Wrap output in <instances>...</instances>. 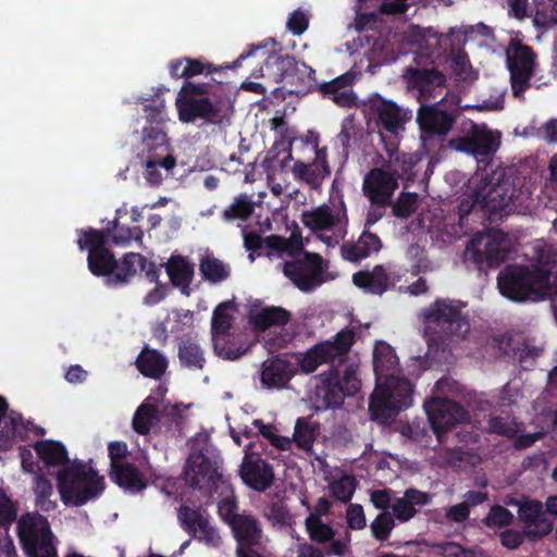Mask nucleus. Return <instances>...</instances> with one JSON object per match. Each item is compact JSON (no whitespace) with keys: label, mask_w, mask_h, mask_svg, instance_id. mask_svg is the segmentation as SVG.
<instances>
[{"label":"nucleus","mask_w":557,"mask_h":557,"mask_svg":"<svg viewBox=\"0 0 557 557\" xmlns=\"http://www.w3.org/2000/svg\"><path fill=\"white\" fill-rule=\"evenodd\" d=\"M265 45H251L232 64L216 66L201 58L193 59L185 57L186 64L182 69V75H186L176 100L175 106L178 119L183 123H194L202 120L206 124L221 125L230 122L234 108L228 96L225 95L226 85L221 79L211 77L208 82L195 83L189 78L200 74L220 73L226 69H236L242 62L257 52L265 54Z\"/></svg>","instance_id":"f257e3e1"},{"label":"nucleus","mask_w":557,"mask_h":557,"mask_svg":"<svg viewBox=\"0 0 557 557\" xmlns=\"http://www.w3.org/2000/svg\"><path fill=\"white\" fill-rule=\"evenodd\" d=\"M528 198L529 190L520 180L512 178L504 169L494 171L473 191V203L479 205L491 222L522 206Z\"/></svg>","instance_id":"f03ea898"},{"label":"nucleus","mask_w":557,"mask_h":557,"mask_svg":"<svg viewBox=\"0 0 557 557\" xmlns=\"http://www.w3.org/2000/svg\"><path fill=\"white\" fill-rule=\"evenodd\" d=\"M553 271L546 265L508 264L497 275L499 293L515 302L540 300L552 294Z\"/></svg>","instance_id":"7ed1b4c3"},{"label":"nucleus","mask_w":557,"mask_h":557,"mask_svg":"<svg viewBox=\"0 0 557 557\" xmlns=\"http://www.w3.org/2000/svg\"><path fill=\"white\" fill-rule=\"evenodd\" d=\"M55 478L60 499L67 507H82L97 500L106 490L104 476L84 461L63 467Z\"/></svg>","instance_id":"20e7f679"},{"label":"nucleus","mask_w":557,"mask_h":557,"mask_svg":"<svg viewBox=\"0 0 557 557\" xmlns=\"http://www.w3.org/2000/svg\"><path fill=\"white\" fill-rule=\"evenodd\" d=\"M363 113L368 127L377 131L386 153L394 154L398 150L405 125L411 119V112L375 94L364 103Z\"/></svg>","instance_id":"39448f33"},{"label":"nucleus","mask_w":557,"mask_h":557,"mask_svg":"<svg viewBox=\"0 0 557 557\" xmlns=\"http://www.w3.org/2000/svg\"><path fill=\"white\" fill-rule=\"evenodd\" d=\"M465 305L461 301L438 298L424 311V322L428 330L433 331L434 341L441 345L459 341L470 331L468 318L462 312Z\"/></svg>","instance_id":"423d86ee"},{"label":"nucleus","mask_w":557,"mask_h":557,"mask_svg":"<svg viewBox=\"0 0 557 557\" xmlns=\"http://www.w3.org/2000/svg\"><path fill=\"white\" fill-rule=\"evenodd\" d=\"M318 379L320 383L315 385L314 395L319 408H338L346 397L356 395L361 387V382L351 364L331 366Z\"/></svg>","instance_id":"0eeeda50"},{"label":"nucleus","mask_w":557,"mask_h":557,"mask_svg":"<svg viewBox=\"0 0 557 557\" xmlns=\"http://www.w3.org/2000/svg\"><path fill=\"white\" fill-rule=\"evenodd\" d=\"M16 530L27 557H57L58 540L46 517L39 512H27L17 520Z\"/></svg>","instance_id":"6e6552de"},{"label":"nucleus","mask_w":557,"mask_h":557,"mask_svg":"<svg viewBox=\"0 0 557 557\" xmlns=\"http://www.w3.org/2000/svg\"><path fill=\"white\" fill-rule=\"evenodd\" d=\"M412 385L408 379L387 375L384 386L375 392L369 404L373 420L385 422L412 404Z\"/></svg>","instance_id":"1a4fd4ad"},{"label":"nucleus","mask_w":557,"mask_h":557,"mask_svg":"<svg viewBox=\"0 0 557 557\" xmlns=\"http://www.w3.org/2000/svg\"><path fill=\"white\" fill-rule=\"evenodd\" d=\"M253 75L264 78L269 85L282 83V86L272 88V94L274 98L285 100L287 95L298 92L294 86L301 73L295 57L274 52L267 55L263 65Z\"/></svg>","instance_id":"9d476101"},{"label":"nucleus","mask_w":557,"mask_h":557,"mask_svg":"<svg viewBox=\"0 0 557 557\" xmlns=\"http://www.w3.org/2000/svg\"><path fill=\"white\" fill-rule=\"evenodd\" d=\"M509 248L508 235L499 228H492L485 235L471 239L465 255L479 271H486L503 263L508 257Z\"/></svg>","instance_id":"9b49d317"},{"label":"nucleus","mask_w":557,"mask_h":557,"mask_svg":"<svg viewBox=\"0 0 557 557\" xmlns=\"http://www.w3.org/2000/svg\"><path fill=\"white\" fill-rule=\"evenodd\" d=\"M76 244L81 251L88 250V270L95 276L112 275L117 265L114 253L107 247L108 236L106 232L92 227L77 231Z\"/></svg>","instance_id":"f8f14e48"},{"label":"nucleus","mask_w":557,"mask_h":557,"mask_svg":"<svg viewBox=\"0 0 557 557\" xmlns=\"http://www.w3.org/2000/svg\"><path fill=\"white\" fill-rule=\"evenodd\" d=\"M354 343V330H342L335 335L334 341L321 342L308 349L298 359V366L304 373H312L319 366L346 355Z\"/></svg>","instance_id":"ddd939ff"},{"label":"nucleus","mask_w":557,"mask_h":557,"mask_svg":"<svg viewBox=\"0 0 557 557\" xmlns=\"http://www.w3.org/2000/svg\"><path fill=\"white\" fill-rule=\"evenodd\" d=\"M536 55L531 47L516 44L507 50V66L510 73L512 95L524 99V92L531 87V78L535 72Z\"/></svg>","instance_id":"4468645a"},{"label":"nucleus","mask_w":557,"mask_h":557,"mask_svg":"<svg viewBox=\"0 0 557 557\" xmlns=\"http://www.w3.org/2000/svg\"><path fill=\"white\" fill-rule=\"evenodd\" d=\"M457 114L441 109L437 104H422L417 112L420 137L424 145L432 141L443 144L456 123Z\"/></svg>","instance_id":"2eb2a0df"},{"label":"nucleus","mask_w":557,"mask_h":557,"mask_svg":"<svg viewBox=\"0 0 557 557\" xmlns=\"http://www.w3.org/2000/svg\"><path fill=\"white\" fill-rule=\"evenodd\" d=\"M322 262L319 253L305 251L300 258L284 262L283 273L297 288L308 293L323 283Z\"/></svg>","instance_id":"dca6fc26"},{"label":"nucleus","mask_w":557,"mask_h":557,"mask_svg":"<svg viewBox=\"0 0 557 557\" xmlns=\"http://www.w3.org/2000/svg\"><path fill=\"white\" fill-rule=\"evenodd\" d=\"M424 410L437 438L469 418L468 411L457 401L447 398H432L424 403Z\"/></svg>","instance_id":"f3484780"},{"label":"nucleus","mask_w":557,"mask_h":557,"mask_svg":"<svg viewBox=\"0 0 557 557\" xmlns=\"http://www.w3.org/2000/svg\"><path fill=\"white\" fill-rule=\"evenodd\" d=\"M465 132L463 136L449 139L447 147L459 152L483 158L496 152L499 140L486 125L470 122L469 128H466Z\"/></svg>","instance_id":"a211bd4d"},{"label":"nucleus","mask_w":557,"mask_h":557,"mask_svg":"<svg viewBox=\"0 0 557 557\" xmlns=\"http://www.w3.org/2000/svg\"><path fill=\"white\" fill-rule=\"evenodd\" d=\"M177 518L181 527L196 541L214 548L222 545L219 531L210 523L209 516L201 508L181 505L177 508Z\"/></svg>","instance_id":"6ab92c4d"},{"label":"nucleus","mask_w":557,"mask_h":557,"mask_svg":"<svg viewBox=\"0 0 557 557\" xmlns=\"http://www.w3.org/2000/svg\"><path fill=\"white\" fill-rule=\"evenodd\" d=\"M398 188V177L385 163L371 169L363 178L362 190L373 206L386 208Z\"/></svg>","instance_id":"aec40b11"},{"label":"nucleus","mask_w":557,"mask_h":557,"mask_svg":"<svg viewBox=\"0 0 557 557\" xmlns=\"http://www.w3.org/2000/svg\"><path fill=\"white\" fill-rule=\"evenodd\" d=\"M184 478L193 488L208 490L210 494L218 490L221 484L228 488L223 475L213 466L211 460L203 454L190 456L184 469Z\"/></svg>","instance_id":"412c9836"},{"label":"nucleus","mask_w":557,"mask_h":557,"mask_svg":"<svg viewBox=\"0 0 557 557\" xmlns=\"http://www.w3.org/2000/svg\"><path fill=\"white\" fill-rule=\"evenodd\" d=\"M239 475L248 487L259 493L270 488L275 479L272 465L259 454L250 451V445L245 449Z\"/></svg>","instance_id":"4be33fe9"},{"label":"nucleus","mask_w":557,"mask_h":557,"mask_svg":"<svg viewBox=\"0 0 557 557\" xmlns=\"http://www.w3.org/2000/svg\"><path fill=\"white\" fill-rule=\"evenodd\" d=\"M409 88L419 92V99L430 101L446 86V75L437 69L408 67L405 73Z\"/></svg>","instance_id":"5701e85b"},{"label":"nucleus","mask_w":557,"mask_h":557,"mask_svg":"<svg viewBox=\"0 0 557 557\" xmlns=\"http://www.w3.org/2000/svg\"><path fill=\"white\" fill-rule=\"evenodd\" d=\"M401 275L391 264H376L371 271L361 270L352 275V283L366 293L381 296L393 288Z\"/></svg>","instance_id":"b1692460"},{"label":"nucleus","mask_w":557,"mask_h":557,"mask_svg":"<svg viewBox=\"0 0 557 557\" xmlns=\"http://www.w3.org/2000/svg\"><path fill=\"white\" fill-rule=\"evenodd\" d=\"M519 519L524 523L525 535L531 541H539L548 535L554 529V522L544 510L543 504L536 499H529L520 504Z\"/></svg>","instance_id":"393cba45"},{"label":"nucleus","mask_w":557,"mask_h":557,"mask_svg":"<svg viewBox=\"0 0 557 557\" xmlns=\"http://www.w3.org/2000/svg\"><path fill=\"white\" fill-rule=\"evenodd\" d=\"M296 374L292 362L281 357L269 358L261 364L260 382L264 388L282 389L287 387Z\"/></svg>","instance_id":"a878e982"},{"label":"nucleus","mask_w":557,"mask_h":557,"mask_svg":"<svg viewBox=\"0 0 557 557\" xmlns=\"http://www.w3.org/2000/svg\"><path fill=\"white\" fill-rule=\"evenodd\" d=\"M293 173L296 178L310 185L318 187L323 180L331 174V168L327 162V148H319L315 146V158L312 162L295 161Z\"/></svg>","instance_id":"bb28decb"},{"label":"nucleus","mask_w":557,"mask_h":557,"mask_svg":"<svg viewBox=\"0 0 557 557\" xmlns=\"http://www.w3.org/2000/svg\"><path fill=\"white\" fill-rule=\"evenodd\" d=\"M230 528L237 542L236 549L261 547L263 531L256 517L251 515L236 517Z\"/></svg>","instance_id":"cd10ccee"},{"label":"nucleus","mask_w":557,"mask_h":557,"mask_svg":"<svg viewBox=\"0 0 557 557\" xmlns=\"http://www.w3.org/2000/svg\"><path fill=\"white\" fill-rule=\"evenodd\" d=\"M164 267L170 282L177 287L185 296L190 295V284L195 275V264L182 255H172L169 260L161 264Z\"/></svg>","instance_id":"c85d7f7f"},{"label":"nucleus","mask_w":557,"mask_h":557,"mask_svg":"<svg viewBox=\"0 0 557 557\" xmlns=\"http://www.w3.org/2000/svg\"><path fill=\"white\" fill-rule=\"evenodd\" d=\"M381 238L366 228L357 242H346L341 247L342 257L350 262H359L379 252L382 248Z\"/></svg>","instance_id":"c756f323"},{"label":"nucleus","mask_w":557,"mask_h":557,"mask_svg":"<svg viewBox=\"0 0 557 557\" xmlns=\"http://www.w3.org/2000/svg\"><path fill=\"white\" fill-rule=\"evenodd\" d=\"M351 84L350 75L343 74L330 82L319 84L317 90L322 97L333 100L338 107L351 108L356 103L355 94L351 89H348Z\"/></svg>","instance_id":"7c9ffc66"},{"label":"nucleus","mask_w":557,"mask_h":557,"mask_svg":"<svg viewBox=\"0 0 557 557\" xmlns=\"http://www.w3.org/2000/svg\"><path fill=\"white\" fill-rule=\"evenodd\" d=\"M292 319L289 311L282 307H264L259 310L250 309L248 323L256 332H264L272 326H285Z\"/></svg>","instance_id":"2f4dec72"},{"label":"nucleus","mask_w":557,"mask_h":557,"mask_svg":"<svg viewBox=\"0 0 557 557\" xmlns=\"http://www.w3.org/2000/svg\"><path fill=\"white\" fill-rule=\"evenodd\" d=\"M135 366L145 377L160 380L168 370L169 361L162 352L145 345L136 358Z\"/></svg>","instance_id":"473e14b6"},{"label":"nucleus","mask_w":557,"mask_h":557,"mask_svg":"<svg viewBox=\"0 0 557 557\" xmlns=\"http://www.w3.org/2000/svg\"><path fill=\"white\" fill-rule=\"evenodd\" d=\"M389 160L385 165L392 170L398 177V181H404V188L408 187L409 183L414 182L417 176V166L422 160V156L419 152H403L398 153V150L388 156Z\"/></svg>","instance_id":"72a5a7b5"},{"label":"nucleus","mask_w":557,"mask_h":557,"mask_svg":"<svg viewBox=\"0 0 557 557\" xmlns=\"http://www.w3.org/2000/svg\"><path fill=\"white\" fill-rule=\"evenodd\" d=\"M30 488L34 494V505L37 511L51 512L58 507L52 482L44 471H37L32 478Z\"/></svg>","instance_id":"f704fd0d"},{"label":"nucleus","mask_w":557,"mask_h":557,"mask_svg":"<svg viewBox=\"0 0 557 557\" xmlns=\"http://www.w3.org/2000/svg\"><path fill=\"white\" fill-rule=\"evenodd\" d=\"M34 450L38 459L49 469L53 467H67L69 453L64 444L53 440H41L34 444Z\"/></svg>","instance_id":"c9c22d12"},{"label":"nucleus","mask_w":557,"mask_h":557,"mask_svg":"<svg viewBox=\"0 0 557 557\" xmlns=\"http://www.w3.org/2000/svg\"><path fill=\"white\" fill-rule=\"evenodd\" d=\"M109 475L111 481L131 493H138L147 486L138 468L129 462L113 465Z\"/></svg>","instance_id":"e433bc0d"},{"label":"nucleus","mask_w":557,"mask_h":557,"mask_svg":"<svg viewBox=\"0 0 557 557\" xmlns=\"http://www.w3.org/2000/svg\"><path fill=\"white\" fill-rule=\"evenodd\" d=\"M143 157L164 158L170 153L169 138L165 127H143Z\"/></svg>","instance_id":"4c0bfd02"},{"label":"nucleus","mask_w":557,"mask_h":557,"mask_svg":"<svg viewBox=\"0 0 557 557\" xmlns=\"http://www.w3.org/2000/svg\"><path fill=\"white\" fill-rule=\"evenodd\" d=\"M177 357L180 366L190 371H202L207 363L205 350L193 338L182 339L178 343Z\"/></svg>","instance_id":"58836bf2"},{"label":"nucleus","mask_w":557,"mask_h":557,"mask_svg":"<svg viewBox=\"0 0 557 557\" xmlns=\"http://www.w3.org/2000/svg\"><path fill=\"white\" fill-rule=\"evenodd\" d=\"M145 262V257L137 252H127L117 261L115 271L106 280L108 286L117 287L127 284L136 274V267Z\"/></svg>","instance_id":"ea45409f"},{"label":"nucleus","mask_w":557,"mask_h":557,"mask_svg":"<svg viewBox=\"0 0 557 557\" xmlns=\"http://www.w3.org/2000/svg\"><path fill=\"white\" fill-rule=\"evenodd\" d=\"M337 220L333 210L326 205L310 211H305L301 215L302 224L313 232L330 231L335 227Z\"/></svg>","instance_id":"a19ab883"},{"label":"nucleus","mask_w":557,"mask_h":557,"mask_svg":"<svg viewBox=\"0 0 557 557\" xmlns=\"http://www.w3.org/2000/svg\"><path fill=\"white\" fill-rule=\"evenodd\" d=\"M536 27L548 28L557 23V0H534L531 10Z\"/></svg>","instance_id":"79ce46f5"},{"label":"nucleus","mask_w":557,"mask_h":557,"mask_svg":"<svg viewBox=\"0 0 557 557\" xmlns=\"http://www.w3.org/2000/svg\"><path fill=\"white\" fill-rule=\"evenodd\" d=\"M234 309L235 306L232 301H224L216 306L211 320V332L213 336H224L228 334L234 322V317L228 311Z\"/></svg>","instance_id":"37998d69"},{"label":"nucleus","mask_w":557,"mask_h":557,"mask_svg":"<svg viewBox=\"0 0 557 557\" xmlns=\"http://www.w3.org/2000/svg\"><path fill=\"white\" fill-rule=\"evenodd\" d=\"M255 210L252 200L247 194H240L235 200L222 211V219L225 222L235 220H248Z\"/></svg>","instance_id":"c03bdc74"},{"label":"nucleus","mask_w":557,"mask_h":557,"mask_svg":"<svg viewBox=\"0 0 557 557\" xmlns=\"http://www.w3.org/2000/svg\"><path fill=\"white\" fill-rule=\"evenodd\" d=\"M102 231L106 232L108 238L111 237L114 245H125L132 239L140 242L144 236V232L140 227L122 225L117 219L113 220L109 226Z\"/></svg>","instance_id":"a18cd8bd"},{"label":"nucleus","mask_w":557,"mask_h":557,"mask_svg":"<svg viewBox=\"0 0 557 557\" xmlns=\"http://www.w3.org/2000/svg\"><path fill=\"white\" fill-rule=\"evenodd\" d=\"M199 271L202 278L211 283H220L230 276V268L214 257H205L200 260Z\"/></svg>","instance_id":"49530a36"},{"label":"nucleus","mask_w":557,"mask_h":557,"mask_svg":"<svg viewBox=\"0 0 557 557\" xmlns=\"http://www.w3.org/2000/svg\"><path fill=\"white\" fill-rule=\"evenodd\" d=\"M145 163V177L147 182L157 186L162 182V175L158 168L171 171L176 165V159L173 154H166L164 158L146 157Z\"/></svg>","instance_id":"de8ad7c7"},{"label":"nucleus","mask_w":557,"mask_h":557,"mask_svg":"<svg viewBox=\"0 0 557 557\" xmlns=\"http://www.w3.org/2000/svg\"><path fill=\"white\" fill-rule=\"evenodd\" d=\"M158 409L154 405L144 403L134 413L132 425L139 435L150 433L154 420H157Z\"/></svg>","instance_id":"09e8293b"},{"label":"nucleus","mask_w":557,"mask_h":557,"mask_svg":"<svg viewBox=\"0 0 557 557\" xmlns=\"http://www.w3.org/2000/svg\"><path fill=\"white\" fill-rule=\"evenodd\" d=\"M398 364L394 348L385 342H379L373 350V367L375 372L384 373Z\"/></svg>","instance_id":"8fccbe9b"},{"label":"nucleus","mask_w":557,"mask_h":557,"mask_svg":"<svg viewBox=\"0 0 557 557\" xmlns=\"http://www.w3.org/2000/svg\"><path fill=\"white\" fill-rule=\"evenodd\" d=\"M318 429V424L310 423L308 418H298L293 434V441L299 448L309 450L315 441Z\"/></svg>","instance_id":"3c124183"},{"label":"nucleus","mask_w":557,"mask_h":557,"mask_svg":"<svg viewBox=\"0 0 557 557\" xmlns=\"http://www.w3.org/2000/svg\"><path fill=\"white\" fill-rule=\"evenodd\" d=\"M306 530L313 542L324 544L335 536L333 528L324 523L317 515H309L305 521Z\"/></svg>","instance_id":"603ef678"},{"label":"nucleus","mask_w":557,"mask_h":557,"mask_svg":"<svg viewBox=\"0 0 557 557\" xmlns=\"http://www.w3.org/2000/svg\"><path fill=\"white\" fill-rule=\"evenodd\" d=\"M145 112L146 125L144 127H165L168 121V114L165 110V102L163 99L157 97L149 103H145L143 107Z\"/></svg>","instance_id":"864d4df0"},{"label":"nucleus","mask_w":557,"mask_h":557,"mask_svg":"<svg viewBox=\"0 0 557 557\" xmlns=\"http://www.w3.org/2000/svg\"><path fill=\"white\" fill-rule=\"evenodd\" d=\"M394 528L395 518L389 511H382L370 524L372 536L379 542L387 541Z\"/></svg>","instance_id":"5fc2aeb1"},{"label":"nucleus","mask_w":557,"mask_h":557,"mask_svg":"<svg viewBox=\"0 0 557 557\" xmlns=\"http://www.w3.org/2000/svg\"><path fill=\"white\" fill-rule=\"evenodd\" d=\"M512 512L504 506L494 505L490 508L487 515L483 519L485 527L492 528H505L509 527L513 522Z\"/></svg>","instance_id":"6e6d98bb"},{"label":"nucleus","mask_w":557,"mask_h":557,"mask_svg":"<svg viewBox=\"0 0 557 557\" xmlns=\"http://www.w3.org/2000/svg\"><path fill=\"white\" fill-rule=\"evenodd\" d=\"M418 195L416 193H400L392 205L393 213L400 219L409 218L417 209Z\"/></svg>","instance_id":"4d7b16f0"},{"label":"nucleus","mask_w":557,"mask_h":557,"mask_svg":"<svg viewBox=\"0 0 557 557\" xmlns=\"http://www.w3.org/2000/svg\"><path fill=\"white\" fill-rule=\"evenodd\" d=\"M24 430L23 418L22 414L12 411L8 421L4 422L2 430L0 431V440L3 444L10 443L14 437L21 435V431L18 429Z\"/></svg>","instance_id":"13d9d810"},{"label":"nucleus","mask_w":557,"mask_h":557,"mask_svg":"<svg viewBox=\"0 0 557 557\" xmlns=\"http://www.w3.org/2000/svg\"><path fill=\"white\" fill-rule=\"evenodd\" d=\"M488 430L491 433L506 436L509 438L516 437L517 428L516 424L508 421V419L503 417H491L488 419Z\"/></svg>","instance_id":"bf43d9fd"},{"label":"nucleus","mask_w":557,"mask_h":557,"mask_svg":"<svg viewBox=\"0 0 557 557\" xmlns=\"http://www.w3.org/2000/svg\"><path fill=\"white\" fill-rule=\"evenodd\" d=\"M16 506L0 487V525L11 524L16 519Z\"/></svg>","instance_id":"052dcab7"},{"label":"nucleus","mask_w":557,"mask_h":557,"mask_svg":"<svg viewBox=\"0 0 557 557\" xmlns=\"http://www.w3.org/2000/svg\"><path fill=\"white\" fill-rule=\"evenodd\" d=\"M218 512L222 520L225 521L230 527L236 517H243L245 515L237 512V503L235 498L231 496H225L219 502Z\"/></svg>","instance_id":"680f3d73"},{"label":"nucleus","mask_w":557,"mask_h":557,"mask_svg":"<svg viewBox=\"0 0 557 557\" xmlns=\"http://www.w3.org/2000/svg\"><path fill=\"white\" fill-rule=\"evenodd\" d=\"M286 26L293 35L300 36L307 30L309 18L304 11L298 9L289 14Z\"/></svg>","instance_id":"e2e57ef3"},{"label":"nucleus","mask_w":557,"mask_h":557,"mask_svg":"<svg viewBox=\"0 0 557 557\" xmlns=\"http://www.w3.org/2000/svg\"><path fill=\"white\" fill-rule=\"evenodd\" d=\"M346 521L350 529L362 530L367 525L362 506L359 504H349L346 510Z\"/></svg>","instance_id":"0e129e2a"},{"label":"nucleus","mask_w":557,"mask_h":557,"mask_svg":"<svg viewBox=\"0 0 557 557\" xmlns=\"http://www.w3.org/2000/svg\"><path fill=\"white\" fill-rule=\"evenodd\" d=\"M417 509L410 505V503L403 496L396 499L392 505V515L395 519L406 522L413 518L417 513Z\"/></svg>","instance_id":"69168bd1"},{"label":"nucleus","mask_w":557,"mask_h":557,"mask_svg":"<svg viewBox=\"0 0 557 557\" xmlns=\"http://www.w3.org/2000/svg\"><path fill=\"white\" fill-rule=\"evenodd\" d=\"M356 133V124L351 116L345 117L341 124V132L337 135V141L343 148L344 152H348L350 148L351 137Z\"/></svg>","instance_id":"338daca9"},{"label":"nucleus","mask_w":557,"mask_h":557,"mask_svg":"<svg viewBox=\"0 0 557 557\" xmlns=\"http://www.w3.org/2000/svg\"><path fill=\"white\" fill-rule=\"evenodd\" d=\"M440 548L444 557H474L471 550L455 542H445Z\"/></svg>","instance_id":"774afa93"}]
</instances>
